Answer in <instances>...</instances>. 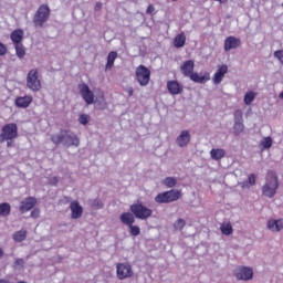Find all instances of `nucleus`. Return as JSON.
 <instances>
[{
    "instance_id": "1",
    "label": "nucleus",
    "mask_w": 283,
    "mask_h": 283,
    "mask_svg": "<svg viewBox=\"0 0 283 283\" xmlns=\"http://www.w3.org/2000/svg\"><path fill=\"white\" fill-rule=\"evenodd\" d=\"M51 142L53 145H63L64 147H78L81 140L70 129H61L59 133H55L51 136Z\"/></svg>"
},
{
    "instance_id": "2",
    "label": "nucleus",
    "mask_w": 283,
    "mask_h": 283,
    "mask_svg": "<svg viewBox=\"0 0 283 283\" xmlns=\"http://www.w3.org/2000/svg\"><path fill=\"white\" fill-rule=\"evenodd\" d=\"M279 187L280 182L277 181V176L273 172H269L265 178V184L262 187V193L265 198H274Z\"/></svg>"
},
{
    "instance_id": "3",
    "label": "nucleus",
    "mask_w": 283,
    "mask_h": 283,
    "mask_svg": "<svg viewBox=\"0 0 283 283\" xmlns=\"http://www.w3.org/2000/svg\"><path fill=\"white\" fill-rule=\"evenodd\" d=\"M182 198V192L180 190L171 189L155 197V202L158 205H169L170 202H176Z\"/></svg>"
},
{
    "instance_id": "4",
    "label": "nucleus",
    "mask_w": 283,
    "mask_h": 283,
    "mask_svg": "<svg viewBox=\"0 0 283 283\" xmlns=\"http://www.w3.org/2000/svg\"><path fill=\"white\" fill-rule=\"evenodd\" d=\"M50 19V7L48 4H41L33 17L34 28H43Z\"/></svg>"
},
{
    "instance_id": "5",
    "label": "nucleus",
    "mask_w": 283,
    "mask_h": 283,
    "mask_svg": "<svg viewBox=\"0 0 283 283\" xmlns=\"http://www.w3.org/2000/svg\"><path fill=\"white\" fill-rule=\"evenodd\" d=\"M19 136V127L14 123L6 124L1 128L0 143L6 140H14Z\"/></svg>"
},
{
    "instance_id": "6",
    "label": "nucleus",
    "mask_w": 283,
    "mask_h": 283,
    "mask_svg": "<svg viewBox=\"0 0 283 283\" xmlns=\"http://www.w3.org/2000/svg\"><path fill=\"white\" fill-rule=\"evenodd\" d=\"M130 212L138 220H147V219L151 218V214L154 213V211L151 209L147 208L146 206H144L140 202L133 203L130 206Z\"/></svg>"
},
{
    "instance_id": "7",
    "label": "nucleus",
    "mask_w": 283,
    "mask_h": 283,
    "mask_svg": "<svg viewBox=\"0 0 283 283\" xmlns=\"http://www.w3.org/2000/svg\"><path fill=\"white\" fill-rule=\"evenodd\" d=\"M135 74L136 81L142 87H146V85H149V80L151 78V71H149L147 66L140 64L136 67Z\"/></svg>"
},
{
    "instance_id": "8",
    "label": "nucleus",
    "mask_w": 283,
    "mask_h": 283,
    "mask_svg": "<svg viewBox=\"0 0 283 283\" xmlns=\"http://www.w3.org/2000/svg\"><path fill=\"white\" fill-rule=\"evenodd\" d=\"M27 87L30 88L31 92L41 91V80H39V70L33 69L29 71L27 75Z\"/></svg>"
},
{
    "instance_id": "9",
    "label": "nucleus",
    "mask_w": 283,
    "mask_h": 283,
    "mask_svg": "<svg viewBox=\"0 0 283 283\" xmlns=\"http://www.w3.org/2000/svg\"><path fill=\"white\" fill-rule=\"evenodd\" d=\"M116 275L118 280H129L134 277V270L132 265L127 262L116 264Z\"/></svg>"
},
{
    "instance_id": "10",
    "label": "nucleus",
    "mask_w": 283,
    "mask_h": 283,
    "mask_svg": "<svg viewBox=\"0 0 283 283\" xmlns=\"http://www.w3.org/2000/svg\"><path fill=\"white\" fill-rule=\"evenodd\" d=\"M80 94L85 101L86 105H93L94 104V92L90 90V86L85 83L78 84Z\"/></svg>"
},
{
    "instance_id": "11",
    "label": "nucleus",
    "mask_w": 283,
    "mask_h": 283,
    "mask_svg": "<svg viewBox=\"0 0 283 283\" xmlns=\"http://www.w3.org/2000/svg\"><path fill=\"white\" fill-rule=\"evenodd\" d=\"M237 280H242L243 282H249V280H253V269L249 266L238 268L234 272Z\"/></svg>"
},
{
    "instance_id": "12",
    "label": "nucleus",
    "mask_w": 283,
    "mask_h": 283,
    "mask_svg": "<svg viewBox=\"0 0 283 283\" xmlns=\"http://www.w3.org/2000/svg\"><path fill=\"white\" fill-rule=\"evenodd\" d=\"M191 143V133L189 130H181L176 138L178 147L185 148Z\"/></svg>"
},
{
    "instance_id": "13",
    "label": "nucleus",
    "mask_w": 283,
    "mask_h": 283,
    "mask_svg": "<svg viewBox=\"0 0 283 283\" xmlns=\"http://www.w3.org/2000/svg\"><path fill=\"white\" fill-rule=\"evenodd\" d=\"M242 45V41L235 36H228L224 40V51L230 52V50H237V48H240Z\"/></svg>"
},
{
    "instance_id": "14",
    "label": "nucleus",
    "mask_w": 283,
    "mask_h": 283,
    "mask_svg": "<svg viewBox=\"0 0 283 283\" xmlns=\"http://www.w3.org/2000/svg\"><path fill=\"white\" fill-rule=\"evenodd\" d=\"M35 206H36V198L28 197L21 201L20 211L21 213H27V211L34 209Z\"/></svg>"
},
{
    "instance_id": "15",
    "label": "nucleus",
    "mask_w": 283,
    "mask_h": 283,
    "mask_svg": "<svg viewBox=\"0 0 283 283\" xmlns=\"http://www.w3.org/2000/svg\"><path fill=\"white\" fill-rule=\"evenodd\" d=\"M167 90L172 96H178V94H182L184 87L178 81L171 80L167 82Z\"/></svg>"
},
{
    "instance_id": "16",
    "label": "nucleus",
    "mask_w": 283,
    "mask_h": 283,
    "mask_svg": "<svg viewBox=\"0 0 283 283\" xmlns=\"http://www.w3.org/2000/svg\"><path fill=\"white\" fill-rule=\"evenodd\" d=\"M227 72H229V66H227V64H222L221 66H219V69L214 73V76L212 80L213 84L220 85V83H222V80L224 78V74H227Z\"/></svg>"
},
{
    "instance_id": "17",
    "label": "nucleus",
    "mask_w": 283,
    "mask_h": 283,
    "mask_svg": "<svg viewBox=\"0 0 283 283\" xmlns=\"http://www.w3.org/2000/svg\"><path fill=\"white\" fill-rule=\"evenodd\" d=\"M70 209H71V218L73 220H78V218L83 216V207H81V203H78V201L71 202Z\"/></svg>"
},
{
    "instance_id": "18",
    "label": "nucleus",
    "mask_w": 283,
    "mask_h": 283,
    "mask_svg": "<svg viewBox=\"0 0 283 283\" xmlns=\"http://www.w3.org/2000/svg\"><path fill=\"white\" fill-rule=\"evenodd\" d=\"M268 229L274 233H280L283 229V219H270L268 221Z\"/></svg>"
},
{
    "instance_id": "19",
    "label": "nucleus",
    "mask_w": 283,
    "mask_h": 283,
    "mask_svg": "<svg viewBox=\"0 0 283 283\" xmlns=\"http://www.w3.org/2000/svg\"><path fill=\"white\" fill-rule=\"evenodd\" d=\"M193 67H196L193 60L186 61L180 67L181 74H184V76L190 77V75L193 73Z\"/></svg>"
},
{
    "instance_id": "20",
    "label": "nucleus",
    "mask_w": 283,
    "mask_h": 283,
    "mask_svg": "<svg viewBox=\"0 0 283 283\" xmlns=\"http://www.w3.org/2000/svg\"><path fill=\"white\" fill-rule=\"evenodd\" d=\"M31 103H32V96L30 95L20 96L15 98V105L22 109L30 107Z\"/></svg>"
},
{
    "instance_id": "21",
    "label": "nucleus",
    "mask_w": 283,
    "mask_h": 283,
    "mask_svg": "<svg viewBox=\"0 0 283 283\" xmlns=\"http://www.w3.org/2000/svg\"><path fill=\"white\" fill-rule=\"evenodd\" d=\"M224 156H227V150L222 148H212L210 150V157L212 158V160H222Z\"/></svg>"
},
{
    "instance_id": "22",
    "label": "nucleus",
    "mask_w": 283,
    "mask_h": 283,
    "mask_svg": "<svg viewBox=\"0 0 283 283\" xmlns=\"http://www.w3.org/2000/svg\"><path fill=\"white\" fill-rule=\"evenodd\" d=\"M120 222H123V224H126L127 227H132V224H134L135 222L134 214H132L130 212L122 213Z\"/></svg>"
},
{
    "instance_id": "23",
    "label": "nucleus",
    "mask_w": 283,
    "mask_h": 283,
    "mask_svg": "<svg viewBox=\"0 0 283 283\" xmlns=\"http://www.w3.org/2000/svg\"><path fill=\"white\" fill-rule=\"evenodd\" d=\"M11 41L14 43V45L20 44L21 41H23V30L21 29L14 30L11 33Z\"/></svg>"
},
{
    "instance_id": "24",
    "label": "nucleus",
    "mask_w": 283,
    "mask_h": 283,
    "mask_svg": "<svg viewBox=\"0 0 283 283\" xmlns=\"http://www.w3.org/2000/svg\"><path fill=\"white\" fill-rule=\"evenodd\" d=\"M190 80L193 81V83H207V81H209V73L205 74V75H199L198 73H192L189 77Z\"/></svg>"
},
{
    "instance_id": "25",
    "label": "nucleus",
    "mask_w": 283,
    "mask_h": 283,
    "mask_svg": "<svg viewBox=\"0 0 283 283\" xmlns=\"http://www.w3.org/2000/svg\"><path fill=\"white\" fill-rule=\"evenodd\" d=\"M234 134H237V136H240V134H242L244 132V124L242 123V117H238L234 119Z\"/></svg>"
},
{
    "instance_id": "26",
    "label": "nucleus",
    "mask_w": 283,
    "mask_h": 283,
    "mask_svg": "<svg viewBox=\"0 0 283 283\" xmlns=\"http://www.w3.org/2000/svg\"><path fill=\"white\" fill-rule=\"evenodd\" d=\"M185 43H187V36H185L184 32L176 35L174 42L175 48H185Z\"/></svg>"
},
{
    "instance_id": "27",
    "label": "nucleus",
    "mask_w": 283,
    "mask_h": 283,
    "mask_svg": "<svg viewBox=\"0 0 283 283\" xmlns=\"http://www.w3.org/2000/svg\"><path fill=\"white\" fill-rule=\"evenodd\" d=\"M118 59V53L116 51H112L107 55V63H106V70H111V67H114V61Z\"/></svg>"
},
{
    "instance_id": "28",
    "label": "nucleus",
    "mask_w": 283,
    "mask_h": 283,
    "mask_svg": "<svg viewBox=\"0 0 283 283\" xmlns=\"http://www.w3.org/2000/svg\"><path fill=\"white\" fill-rule=\"evenodd\" d=\"M220 231L223 235H231V233H233V226H231V222L222 223L220 226Z\"/></svg>"
},
{
    "instance_id": "29",
    "label": "nucleus",
    "mask_w": 283,
    "mask_h": 283,
    "mask_svg": "<svg viewBox=\"0 0 283 283\" xmlns=\"http://www.w3.org/2000/svg\"><path fill=\"white\" fill-rule=\"evenodd\" d=\"M25 238H28V231H25L23 229L20 230V231H17L13 234L14 242H23V240H25Z\"/></svg>"
},
{
    "instance_id": "30",
    "label": "nucleus",
    "mask_w": 283,
    "mask_h": 283,
    "mask_svg": "<svg viewBox=\"0 0 283 283\" xmlns=\"http://www.w3.org/2000/svg\"><path fill=\"white\" fill-rule=\"evenodd\" d=\"M260 146L262 147V150L271 149V147H273V139L271 137H263L261 139Z\"/></svg>"
},
{
    "instance_id": "31",
    "label": "nucleus",
    "mask_w": 283,
    "mask_h": 283,
    "mask_svg": "<svg viewBox=\"0 0 283 283\" xmlns=\"http://www.w3.org/2000/svg\"><path fill=\"white\" fill-rule=\"evenodd\" d=\"M163 185L171 189L172 187H176V185H178V179H176L175 177H167L163 180Z\"/></svg>"
},
{
    "instance_id": "32",
    "label": "nucleus",
    "mask_w": 283,
    "mask_h": 283,
    "mask_svg": "<svg viewBox=\"0 0 283 283\" xmlns=\"http://www.w3.org/2000/svg\"><path fill=\"white\" fill-rule=\"evenodd\" d=\"M14 48L18 59H23L25 56V46H23V43L14 44Z\"/></svg>"
},
{
    "instance_id": "33",
    "label": "nucleus",
    "mask_w": 283,
    "mask_h": 283,
    "mask_svg": "<svg viewBox=\"0 0 283 283\" xmlns=\"http://www.w3.org/2000/svg\"><path fill=\"white\" fill-rule=\"evenodd\" d=\"M10 203L3 202L0 203V216H10Z\"/></svg>"
},
{
    "instance_id": "34",
    "label": "nucleus",
    "mask_w": 283,
    "mask_h": 283,
    "mask_svg": "<svg viewBox=\"0 0 283 283\" xmlns=\"http://www.w3.org/2000/svg\"><path fill=\"white\" fill-rule=\"evenodd\" d=\"M243 101L245 105H251L255 101V94L252 91L245 93Z\"/></svg>"
},
{
    "instance_id": "35",
    "label": "nucleus",
    "mask_w": 283,
    "mask_h": 283,
    "mask_svg": "<svg viewBox=\"0 0 283 283\" xmlns=\"http://www.w3.org/2000/svg\"><path fill=\"white\" fill-rule=\"evenodd\" d=\"M186 226H187V221H185V219H178L174 223V228L176 229V231H182V229H185Z\"/></svg>"
},
{
    "instance_id": "36",
    "label": "nucleus",
    "mask_w": 283,
    "mask_h": 283,
    "mask_svg": "<svg viewBox=\"0 0 283 283\" xmlns=\"http://www.w3.org/2000/svg\"><path fill=\"white\" fill-rule=\"evenodd\" d=\"M78 123H80L81 125H87V124L90 123V116L86 115V114L80 115V117H78Z\"/></svg>"
},
{
    "instance_id": "37",
    "label": "nucleus",
    "mask_w": 283,
    "mask_h": 283,
    "mask_svg": "<svg viewBox=\"0 0 283 283\" xmlns=\"http://www.w3.org/2000/svg\"><path fill=\"white\" fill-rule=\"evenodd\" d=\"M128 227L130 229V234L140 235V228L138 226L130 224Z\"/></svg>"
},
{
    "instance_id": "38",
    "label": "nucleus",
    "mask_w": 283,
    "mask_h": 283,
    "mask_svg": "<svg viewBox=\"0 0 283 283\" xmlns=\"http://www.w3.org/2000/svg\"><path fill=\"white\" fill-rule=\"evenodd\" d=\"M274 57L277 59L281 65H283V50L275 51Z\"/></svg>"
},
{
    "instance_id": "39",
    "label": "nucleus",
    "mask_w": 283,
    "mask_h": 283,
    "mask_svg": "<svg viewBox=\"0 0 283 283\" xmlns=\"http://www.w3.org/2000/svg\"><path fill=\"white\" fill-rule=\"evenodd\" d=\"M248 184L250 187H254L255 185V175L254 174H251L248 178Z\"/></svg>"
},
{
    "instance_id": "40",
    "label": "nucleus",
    "mask_w": 283,
    "mask_h": 283,
    "mask_svg": "<svg viewBox=\"0 0 283 283\" xmlns=\"http://www.w3.org/2000/svg\"><path fill=\"white\" fill-rule=\"evenodd\" d=\"M49 184L52 186V187H56V185H59V178L56 177H51L49 179Z\"/></svg>"
},
{
    "instance_id": "41",
    "label": "nucleus",
    "mask_w": 283,
    "mask_h": 283,
    "mask_svg": "<svg viewBox=\"0 0 283 283\" xmlns=\"http://www.w3.org/2000/svg\"><path fill=\"white\" fill-rule=\"evenodd\" d=\"M8 49L0 42V56H6Z\"/></svg>"
},
{
    "instance_id": "42",
    "label": "nucleus",
    "mask_w": 283,
    "mask_h": 283,
    "mask_svg": "<svg viewBox=\"0 0 283 283\" xmlns=\"http://www.w3.org/2000/svg\"><path fill=\"white\" fill-rule=\"evenodd\" d=\"M239 186L241 187V189H251L248 180L239 182Z\"/></svg>"
},
{
    "instance_id": "43",
    "label": "nucleus",
    "mask_w": 283,
    "mask_h": 283,
    "mask_svg": "<svg viewBox=\"0 0 283 283\" xmlns=\"http://www.w3.org/2000/svg\"><path fill=\"white\" fill-rule=\"evenodd\" d=\"M23 264H25V262L23 261V259H18V260H15V266H20V269H23Z\"/></svg>"
},
{
    "instance_id": "44",
    "label": "nucleus",
    "mask_w": 283,
    "mask_h": 283,
    "mask_svg": "<svg viewBox=\"0 0 283 283\" xmlns=\"http://www.w3.org/2000/svg\"><path fill=\"white\" fill-rule=\"evenodd\" d=\"M41 213V210L39 209H34L32 212H31V218H39V214Z\"/></svg>"
},
{
    "instance_id": "45",
    "label": "nucleus",
    "mask_w": 283,
    "mask_h": 283,
    "mask_svg": "<svg viewBox=\"0 0 283 283\" xmlns=\"http://www.w3.org/2000/svg\"><path fill=\"white\" fill-rule=\"evenodd\" d=\"M154 10H156V8H154V6L149 4L146 12L147 14H153Z\"/></svg>"
},
{
    "instance_id": "46",
    "label": "nucleus",
    "mask_w": 283,
    "mask_h": 283,
    "mask_svg": "<svg viewBox=\"0 0 283 283\" xmlns=\"http://www.w3.org/2000/svg\"><path fill=\"white\" fill-rule=\"evenodd\" d=\"M102 9H103V3L97 2V3L95 4V12H99V10H102Z\"/></svg>"
},
{
    "instance_id": "47",
    "label": "nucleus",
    "mask_w": 283,
    "mask_h": 283,
    "mask_svg": "<svg viewBox=\"0 0 283 283\" xmlns=\"http://www.w3.org/2000/svg\"><path fill=\"white\" fill-rule=\"evenodd\" d=\"M128 96H134V88L132 86L126 88Z\"/></svg>"
},
{
    "instance_id": "48",
    "label": "nucleus",
    "mask_w": 283,
    "mask_h": 283,
    "mask_svg": "<svg viewBox=\"0 0 283 283\" xmlns=\"http://www.w3.org/2000/svg\"><path fill=\"white\" fill-rule=\"evenodd\" d=\"M7 140V147H12V139H6Z\"/></svg>"
},
{
    "instance_id": "49",
    "label": "nucleus",
    "mask_w": 283,
    "mask_h": 283,
    "mask_svg": "<svg viewBox=\"0 0 283 283\" xmlns=\"http://www.w3.org/2000/svg\"><path fill=\"white\" fill-rule=\"evenodd\" d=\"M214 1H219V3H224L227 0H214Z\"/></svg>"
},
{
    "instance_id": "50",
    "label": "nucleus",
    "mask_w": 283,
    "mask_h": 283,
    "mask_svg": "<svg viewBox=\"0 0 283 283\" xmlns=\"http://www.w3.org/2000/svg\"><path fill=\"white\" fill-rule=\"evenodd\" d=\"M0 258H3V250L0 249Z\"/></svg>"
},
{
    "instance_id": "51",
    "label": "nucleus",
    "mask_w": 283,
    "mask_h": 283,
    "mask_svg": "<svg viewBox=\"0 0 283 283\" xmlns=\"http://www.w3.org/2000/svg\"><path fill=\"white\" fill-rule=\"evenodd\" d=\"M172 1H177V0H172Z\"/></svg>"
}]
</instances>
